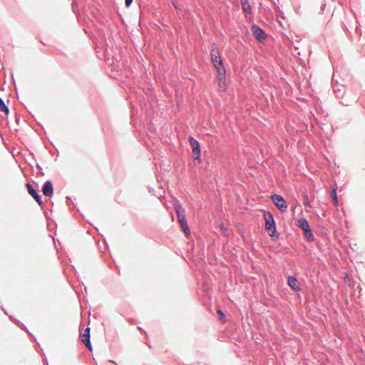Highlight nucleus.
Here are the masks:
<instances>
[{"label": "nucleus", "instance_id": "1", "mask_svg": "<svg viewBox=\"0 0 365 365\" xmlns=\"http://www.w3.org/2000/svg\"><path fill=\"white\" fill-rule=\"evenodd\" d=\"M265 218V228L271 237L274 236L276 231L275 223L272 215L268 212L264 215Z\"/></svg>", "mask_w": 365, "mask_h": 365}, {"label": "nucleus", "instance_id": "5", "mask_svg": "<svg viewBox=\"0 0 365 365\" xmlns=\"http://www.w3.org/2000/svg\"><path fill=\"white\" fill-rule=\"evenodd\" d=\"M189 142L192 148V153L194 155V159L200 162V147L199 143L192 137H189Z\"/></svg>", "mask_w": 365, "mask_h": 365}, {"label": "nucleus", "instance_id": "2", "mask_svg": "<svg viewBox=\"0 0 365 365\" xmlns=\"http://www.w3.org/2000/svg\"><path fill=\"white\" fill-rule=\"evenodd\" d=\"M213 47H215L214 45ZM210 56L212 62L215 68L217 69V71H219V68H224L222 58L220 56V53L217 49H216L215 48H212Z\"/></svg>", "mask_w": 365, "mask_h": 365}, {"label": "nucleus", "instance_id": "9", "mask_svg": "<svg viewBox=\"0 0 365 365\" xmlns=\"http://www.w3.org/2000/svg\"><path fill=\"white\" fill-rule=\"evenodd\" d=\"M42 192L44 195L51 197L53 194V187L51 181H46L42 187Z\"/></svg>", "mask_w": 365, "mask_h": 365}, {"label": "nucleus", "instance_id": "19", "mask_svg": "<svg viewBox=\"0 0 365 365\" xmlns=\"http://www.w3.org/2000/svg\"><path fill=\"white\" fill-rule=\"evenodd\" d=\"M303 198H304V204L305 205L309 206V198H308V195L307 194H304L303 195Z\"/></svg>", "mask_w": 365, "mask_h": 365}, {"label": "nucleus", "instance_id": "18", "mask_svg": "<svg viewBox=\"0 0 365 365\" xmlns=\"http://www.w3.org/2000/svg\"><path fill=\"white\" fill-rule=\"evenodd\" d=\"M183 231L185 232V233L186 235H188L190 233V230H189V228H188V226H187V222H185L183 223H181L180 224Z\"/></svg>", "mask_w": 365, "mask_h": 365}, {"label": "nucleus", "instance_id": "16", "mask_svg": "<svg viewBox=\"0 0 365 365\" xmlns=\"http://www.w3.org/2000/svg\"><path fill=\"white\" fill-rule=\"evenodd\" d=\"M178 220L180 224L186 222L185 216V211H182V213L177 215Z\"/></svg>", "mask_w": 365, "mask_h": 365}, {"label": "nucleus", "instance_id": "13", "mask_svg": "<svg viewBox=\"0 0 365 365\" xmlns=\"http://www.w3.org/2000/svg\"><path fill=\"white\" fill-rule=\"evenodd\" d=\"M331 197L332 198V200L334 201V203L336 205H338L339 201H338V198H337V195H336V188L334 187L332 189L331 192Z\"/></svg>", "mask_w": 365, "mask_h": 365}, {"label": "nucleus", "instance_id": "20", "mask_svg": "<svg viewBox=\"0 0 365 365\" xmlns=\"http://www.w3.org/2000/svg\"><path fill=\"white\" fill-rule=\"evenodd\" d=\"M133 0H125V4L127 7L130 6Z\"/></svg>", "mask_w": 365, "mask_h": 365}, {"label": "nucleus", "instance_id": "15", "mask_svg": "<svg viewBox=\"0 0 365 365\" xmlns=\"http://www.w3.org/2000/svg\"><path fill=\"white\" fill-rule=\"evenodd\" d=\"M175 210L177 215L182 213V211H185L182 205L177 200L175 202Z\"/></svg>", "mask_w": 365, "mask_h": 365}, {"label": "nucleus", "instance_id": "6", "mask_svg": "<svg viewBox=\"0 0 365 365\" xmlns=\"http://www.w3.org/2000/svg\"><path fill=\"white\" fill-rule=\"evenodd\" d=\"M217 71V81L219 89L222 91L226 90V81H225V68H220Z\"/></svg>", "mask_w": 365, "mask_h": 365}, {"label": "nucleus", "instance_id": "7", "mask_svg": "<svg viewBox=\"0 0 365 365\" xmlns=\"http://www.w3.org/2000/svg\"><path fill=\"white\" fill-rule=\"evenodd\" d=\"M252 31L253 34L255 36V38L257 40H259V41H262L265 39V37H266L265 33L258 26L253 25L252 26Z\"/></svg>", "mask_w": 365, "mask_h": 365}, {"label": "nucleus", "instance_id": "8", "mask_svg": "<svg viewBox=\"0 0 365 365\" xmlns=\"http://www.w3.org/2000/svg\"><path fill=\"white\" fill-rule=\"evenodd\" d=\"M81 338L84 344L89 349L90 351H91L92 346L90 341V328H86L84 330V333L81 335Z\"/></svg>", "mask_w": 365, "mask_h": 365}, {"label": "nucleus", "instance_id": "4", "mask_svg": "<svg viewBox=\"0 0 365 365\" xmlns=\"http://www.w3.org/2000/svg\"><path fill=\"white\" fill-rule=\"evenodd\" d=\"M272 200L281 212H285L287 210V204L282 196L279 195H274L272 196Z\"/></svg>", "mask_w": 365, "mask_h": 365}, {"label": "nucleus", "instance_id": "11", "mask_svg": "<svg viewBox=\"0 0 365 365\" xmlns=\"http://www.w3.org/2000/svg\"><path fill=\"white\" fill-rule=\"evenodd\" d=\"M287 283L289 286L294 291L299 290V286L298 280L295 277L289 276L287 279Z\"/></svg>", "mask_w": 365, "mask_h": 365}, {"label": "nucleus", "instance_id": "12", "mask_svg": "<svg viewBox=\"0 0 365 365\" xmlns=\"http://www.w3.org/2000/svg\"><path fill=\"white\" fill-rule=\"evenodd\" d=\"M242 9L247 14H250L252 12V8L250 5L248 0H240Z\"/></svg>", "mask_w": 365, "mask_h": 365}, {"label": "nucleus", "instance_id": "17", "mask_svg": "<svg viewBox=\"0 0 365 365\" xmlns=\"http://www.w3.org/2000/svg\"><path fill=\"white\" fill-rule=\"evenodd\" d=\"M217 315H218L219 319H220L221 322H225V314H223V312H222V310H221V309H217Z\"/></svg>", "mask_w": 365, "mask_h": 365}, {"label": "nucleus", "instance_id": "14", "mask_svg": "<svg viewBox=\"0 0 365 365\" xmlns=\"http://www.w3.org/2000/svg\"><path fill=\"white\" fill-rule=\"evenodd\" d=\"M0 109L2 112H4L6 114H8L9 112L8 107L6 106L4 101L2 100L1 98H0Z\"/></svg>", "mask_w": 365, "mask_h": 365}, {"label": "nucleus", "instance_id": "10", "mask_svg": "<svg viewBox=\"0 0 365 365\" xmlns=\"http://www.w3.org/2000/svg\"><path fill=\"white\" fill-rule=\"evenodd\" d=\"M26 188L28 190L29 193L34 198V200L38 202V204L41 205L42 204L41 196L34 189L32 185L30 183H27Z\"/></svg>", "mask_w": 365, "mask_h": 365}, {"label": "nucleus", "instance_id": "3", "mask_svg": "<svg viewBox=\"0 0 365 365\" xmlns=\"http://www.w3.org/2000/svg\"><path fill=\"white\" fill-rule=\"evenodd\" d=\"M297 225L304 231L306 237L311 240H313L314 237L312 231L309 228L308 222L304 218H300L298 220Z\"/></svg>", "mask_w": 365, "mask_h": 365}]
</instances>
